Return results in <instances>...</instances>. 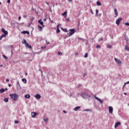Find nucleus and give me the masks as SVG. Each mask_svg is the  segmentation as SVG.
<instances>
[{"instance_id":"f03ea898","label":"nucleus","mask_w":129,"mask_h":129,"mask_svg":"<svg viewBox=\"0 0 129 129\" xmlns=\"http://www.w3.org/2000/svg\"><path fill=\"white\" fill-rule=\"evenodd\" d=\"M83 98H84V99L88 98V100H90L92 96L90 95L89 94L86 93L84 94V96H83Z\"/></svg>"},{"instance_id":"8fccbe9b","label":"nucleus","mask_w":129,"mask_h":129,"mask_svg":"<svg viewBox=\"0 0 129 129\" xmlns=\"http://www.w3.org/2000/svg\"><path fill=\"white\" fill-rule=\"evenodd\" d=\"M10 3H11V0H8V3L10 4Z\"/></svg>"},{"instance_id":"423d86ee","label":"nucleus","mask_w":129,"mask_h":129,"mask_svg":"<svg viewBox=\"0 0 129 129\" xmlns=\"http://www.w3.org/2000/svg\"><path fill=\"white\" fill-rule=\"evenodd\" d=\"M114 60L115 62L118 64V65H121V61L119 60V59H117L116 58H114Z\"/></svg>"},{"instance_id":"6ab92c4d","label":"nucleus","mask_w":129,"mask_h":129,"mask_svg":"<svg viewBox=\"0 0 129 129\" xmlns=\"http://www.w3.org/2000/svg\"><path fill=\"white\" fill-rule=\"evenodd\" d=\"M4 101L5 102H9V98H5Z\"/></svg>"},{"instance_id":"f8f14e48","label":"nucleus","mask_w":129,"mask_h":129,"mask_svg":"<svg viewBox=\"0 0 129 129\" xmlns=\"http://www.w3.org/2000/svg\"><path fill=\"white\" fill-rule=\"evenodd\" d=\"M34 97H35L36 99H40V98H41V96L40 95V94H37L34 96Z\"/></svg>"},{"instance_id":"6e6d98bb","label":"nucleus","mask_w":129,"mask_h":129,"mask_svg":"<svg viewBox=\"0 0 129 129\" xmlns=\"http://www.w3.org/2000/svg\"><path fill=\"white\" fill-rule=\"evenodd\" d=\"M24 83L26 84L27 83V81H23Z\"/></svg>"},{"instance_id":"4be33fe9","label":"nucleus","mask_w":129,"mask_h":129,"mask_svg":"<svg viewBox=\"0 0 129 129\" xmlns=\"http://www.w3.org/2000/svg\"><path fill=\"white\" fill-rule=\"evenodd\" d=\"M4 37H6V35L5 34H2L0 37V41L1 40H2V39H3Z\"/></svg>"},{"instance_id":"5fc2aeb1","label":"nucleus","mask_w":129,"mask_h":129,"mask_svg":"<svg viewBox=\"0 0 129 129\" xmlns=\"http://www.w3.org/2000/svg\"><path fill=\"white\" fill-rule=\"evenodd\" d=\"M9 87H11L12 86V85L11 84H9Z\"/></svg>"},{"instance_id":"aec40b11","label":"nucleus","mask_w":129,"mask_h":129,"mask_svg":"<svg viewBox=\"0 0 129 129\" xmlns=\"http://www.w3.org/2000/svg\"><path fill=\"white\" fill-rule=\"evenodd\" d=\"M38 28L39 29V31H42L43 30V28L42 26L38 25Z\"/></svg>"},{"instance_id":"e2e57ef3","label":"nucleus","mask_w":129,"mask_h":129,"mask_svg":"<svg viewBox=\"0 0 129 129\" xmlns=\"http://www.w3.org/2000/svg\"><path fill=\"white\" fill-rule=\"evenodd\" d=\"M11 48L13 49V46L11 45Z\"/></svg>"},{"instance_id":"4d7b16f0","label":"nucleus","mask_w":129,"mask_h":129,"mask_svg":"<svg viewBox=\"0 0 129 129\" xmlns=\"http://www.w3.org/2000/svg\"><path fill=\"white\" fill-rule=\"evenodd\" d=\"M6 81H10V80L9 79H6Z\"/></svg>"},{"instance_id":"69168bd1","label":"nucleus","mask_w":129,"mask_h":129,"mask_svg":"<svg viewBox=\"0 0 129 129\" xmlns=\"http://www.w3.org/2000/svg\"><path fill=\"white\" fill-rule=\"evenodd\" d=\"M2 5V3L0 2V5Z\"/></svg>"},{"instance_id":"a19ab883","label":"nucleus","mask_w":129,"mask_h":129,"mask_svg":"<svg viewBox=\"0 0 129 129\" xmlns=\"http://www.w3.org/2000/svg\"><path fill=\"white\" fill-rule=\"evenodd\" d=\"M41 49H46V46H44V47L42 46Z\"/></svg>"},{"instance_id":"49530a36","label":"nucleus","mask_w":129,"mask_h":129,"mask_svg":"<svg viewBox=\"0 0 129 129\" xmlns=\"http://www.w3.org/2000/svg\"><path fill=\"white\" fill-rule=\"evenodd\" d=\"M81 86H82V85L81 84L79 85V88H80V87H81Z\"/></svg>"},{"instance_id":"9b49d317","label":"nucleus","mask_w":129,"mask_h":129,"mask_svg":"<svg viewBox=\"0 0 129 129\" xmlns=\"http://www.w3.org/2000/svg\"><path fill=\"white\" fill-rule=\"evenodd\" d=\"M8 88H5V89H0V93H4L5 91H7Z\"/></svg>"},{"instance_id":"79ce46f5","label":"nucleus","mask_w":129,"mask_h":129,"mask_svg":"<svg viewBox=\"0 0 129 129\" xmlns=\"http://www.w3.org/2000/svg\"><path fill=\"white\" fill-rule=\"evenodd\" d=\"M59 26H61V25L58 24V25L57 26V29H59Z\"/></svg>"},{"instance_id":"7ed1b4c3","label":"nucleus","mask_w":129,"mask_h":129,"mask_svg":"<svg viewBox=\"0 0 129 129\" xmlns=\"http://www.w3.org/2000/svg\"><path fill=\"white\" fill-rule=\"evenodd\" d=\"M69 31L70 32L68 33L69 36H72V35H74V33H75V29H71L69 30Z\"/></svg>"},{"instance_id":"a211bd4d","label":"nucleus","mask_w":129,"mask_h":129,"mask_svg":"<svg viewBox=\"0 0 129 129\" xmlns=\"http://www.w3.org/2000/svg\"><path fill=\"white\" fill-rule=\"evenodd\" d=\"M25 97L26 98H30V97H31V95H30V94H26L25 95Z\"/></svg>"},{"instance_id":"72a5a7b5","label":"nucleus","mask_w":129,"mask_h":129,"mask_svg":"<svg viewBox=\"0 0 129 129\" xmlns=\"http://www.w3.org/2000/svg\"><path fill=\"white\" fill-rule=\"evenodd\" d=\"M3 57L6 59H8V57H7L5 55H3Z\"/></svg>"},{"instance_id":"473e14b6","label":"nucleus","mask_w":129,"mask_h":129,"mask_svg":"<svg viewBox=\"0 0 129 129\" xmlns=\"http://www.w3.org/2000/svg\"><path fill=\"white\" fill-rule=\"evenodd\" d=\"M84 111H91V110H90V109H87L84 110Z\"/></svg>"},{"instance_id":"ddd939ff","label":"nucleus","mask_w":129,"mask_h":129,"mask_svg":"<svg viewBox=\"0 0 129 129\" xmlns=\"http://www.w3.org/2000/svg\"><path fill=\"white\" fill-rule=\"evenodd\" d=\"M114 12L115 15V17L116 18V17H117V16L118 15V13L117 12V10H116V9H115L114 10Z\"/></svg>"},{"instance_id":"de8ad7c7","label":"nucleus","mask_w":129,"mask_h":129,"mask_svg":"<svg viewBox=\"0 0 129 129\" xmlns=\"http://www.w3.org/2000/svg\"><path fill=\"white\" fill-rule=\"evenodd\" d=\"M63 113H67V111H66L65 110H63Z\"/></svg>"},{"instance_id":"13d9d810","label":"nucleus","mask_w":129,"mask_h":129,"mask_svg":"<svg viewBox=\"0 0 129 129\" xmlns=\"http://www.w3.org/2000/svg\"><path fill=\"white\" fill-rule=\"evenodd\" d=\"M68 1L69 2H72V0H68Z\"/></svg>"},{"instance_id":"e433bc0d","label":"nucleus","mask_w":129,"mask_h":129,"mask_svg":"<svg viewBox=\"0 0 129 129\" xmlns=\"http://www.w3.org/2000/svg\"><path fill=\"white\" fill-rule=\"evenodd\" d=\"M46 43L47 45H49V44H50V42L49 41H46Z\"/></svg>"},{"instance_id":"2eb2a0df","label":"nucleus","mask_w":129,"mask_h":129,"mask_svg":"<svg viewBox=\"0 0 129 129\" xmlns=\"http://www.w3.org/2000/svg\"><path fill=\"white\" fill-rule=\"evenodd\" d=\"M25 46L27 48H29V49H31L32 48V46H31V45H29V43H28V42L26 43Z\"/></svg>"},{"instance_id":"052dcab7","label":"nucleus","mask_w":129,"mask_h":129,"mask_svg":"<svg viewBox=\"0 0 129 129\" xmlns=\"http://www.w3.org/2000/svg\"><path fill=\"white\" fill-rule=\"evenodd\" d=\"M102 40H103V38H101V39H100V41H101Z\"/></svg>"},{"instance_id":"393cba45","label":"nucleus","mask_w":129,"mask_h":129,"mask_svg":"<svg viewBox=\"0 0 129 129\" xmlns=\"http://www.w3.org/2000/svg\"><path fill=\"white\" fill-rule=\"evenodd\" d=\"M97 6H101V3L100 2H99V1H98V2H97Z\"/></svg>"},{"instance_id":"f257e3e1","label":"nucleus","mask_w":129,"mask_h":129,"mask_svg":"<svg viewBox=\"0 0 129 129\" xmlns=\"http://www.w3.org/2000/svg\"><path fill=\"white\" fill-rule=\"evenodd\" d=\"M10 96L11 97V98L13 99V100H14L15 101H18V99H19V97L20 96H19V95L14 93V94H10Z\"/></svg>"},{"instance_id":"680f3d73","label":"nucleus","mask_w":129,"mask_h":129,"mask_svg":"<svg viewBox=\"0 0 129 129\" xmlns=\"http://www.w3.org/2000/svg\"><path fill=\"white\" fill-rule=\"evenodd\" d=\"M0 67H3V65L0 66Z\"/></svg>"},{"instance_id":"7c9ffc66","label":"nucleus","mask_w":129,"mask_h":129,"mask_svg":"<svg viewBox=\"0 0 129 129\" xmlns=\"http://www.w3.org/2000/svg\"><path fill=\"white\" fill-rule=\"evenodd\" d=\"M62 16H67V12H64L62 14Z\"/></svg>"},{"instance_id":"3c124183","label":"nucleus","mask_w":129,"mask_h":129,"mask_svg":"<svg viewBox=\"0 0 129 129\" xmlns=\"http://www.w3.org/2000/svg\"><path fill=\"white\" fill-rule=\"evenodd\" d=\"M91 12L92 15H93L94 13H93V11H92V9H91Z\"/></svg>"},{"instance_id":"20e7f679","label":"nucleus","mask_w":129,"mask_h":129,"mask_svg":"<svg viewBox=\"0 0 129 129\" xmlns=\"http://www.w3.org/2000/svg\"><path fill=\"white\" fill-rule=\"evenodd\" d=\"M94 98H95V99H96L97 100L99 101L100 103H101V104L103 103V100H101L99 98L96 97V95H94Z\"/></svg>"},{"instance_id":"603ef678","label":"nucleus","mask_w":129,"mask_h":129,"mask_svg":"<svg viewBox=\"0 0 129 129\" xmlns=\"http://www.w3.org/2000/svg\"><path fill=\"white\" fill-rule=\"evenodd\" d=\"M46 21H47V18H45V19H44V22Z\"/></svg>"},{"instance_id":"09e8293b","label":"nucleus","mask_w":129,"mask_h":129,"mask_svg":"<svg viewBox=\"0 0 129 129\" xmlns=\"http://www.w3.org/2000/svg\"><path fill=\"white\" fill-rule=\"evenodd\" d=\"M28 17V16L27 15H24L23 16V18H27Z\"/></svg>"},{"instance_id":"58836bf2","label":"nucleus","mask_w":129,"mask_h":129,"mask_svg":"<svg viewBox=\"0 0 129 129\" xmlns=\"http://www.w3.org/2000/svg\"><path fill=\"white\" fill-rule=\"evenodd\" d=\"M125 26H129V23H125Z\"/></svg>"},{"instance_id":"a878e982","label":"nucleus","mask_w":129,"mask_h":129,"mask_svg":"<svg viewBox=\"0 0 129 129\" xmlns=\"http://www.w3.org/2000/svg\"><path fill=\"white\" fill-rule=\"evenodd\" d=\"M22 44H26L27 43V41H26V40L23 39V40L22 42Z\"/></svg>"},{"instance_id":"2f4dec72","label":"nucleus","mask_w":129,"mask_h":129,"mask_svg":"<svg viewBox=\"0 0 129 129\" xmlns=\"http://www.w3.org/2000/svg\"><path fill=\"white\" fill-rule=\"evenodd\" d=\"M17 86H19V87H21V85H20V82H17Z\"/></svg>"},{"instance_id":"dca6fc26","label":"nucleus","mask_w":129,"mask_h":129,"mask_svg":"<svg viewBox=\"0 0 129 129\" xmlns=\"http://www.w3.org/2000/svg\"><path fill=\"white\" fill-rule=\"evenodd\" d=\"M80 108H81V107L80 106H77V107H76L74 110H75V111H77L78 110V109H80Z\"/></svg>"},{"instance_id":"4468645a","label":"nucleus","mask_w":129,"mask_h":129,"mask_svg":"<svg viewBox=\"0 0 129 129\" xmlns=\"http://www.w3.org/2000/svg\"><path fill=\"white\" fill-rule=\"evenodd\" d=\"M38 23H39V24H40V25H41V26H42L43 27L44 26V23L43 22L42 20L40 19L39 20H38Z\"/></svg>"},{"instance_id":"cd10ccee","label":"nucleus","mask_w":129,"mask_h":129,"mask_svg":"<svg viewBox=\"0 0 129 129\" xmlns=\"http://www.w3.org/2000/svg\"><path fill=\"white\" fill-rule=\"evenodd\" d=\"M87 57H88V53H86L85 55H84V57L85 58H87Z\"/></svg>"},{"instance_id":"ea45409f","label":"nucleus","mask_w":129,"mask_h":129,"mask_svg":"<svg viewBox=\"0 0 129 129\" xmlns=\"http://www.w3.org/2000/svg\"><path fill=\"white\" fill-rule=\"evenodd\" d=\"M15 123H19V121L18 120H15Z\"/></svg>"},{"instance_id":"412c9836","label":"nucleus","mask_w":129,"mask_h":129,"mask_svg":"<svg viewBox=\"0 0 129 129\" xmlns=\"http://www.w3.org/2000/svg\"><path fill=\"white\" fill-rule=\"evenodd\" d=\"M125 49L126 51H129V47H128V46L125 45Z\"/></svg>"},{"instance_id":"c9c22d12","label":"nucleus","mask_w":129,"mask_h":129,"mask_svg":"<svg viewBox=\"0 0 129 129\" xmlns=\"http://www.w3.org/2000/svg\"><path fill=\"white\" fill-rule=\"evenodd\" d=\"M87 76V74L84 73L83 75V77H85V76Z\"/></svg>"},{"instance_id":"f3484780","label":"nucleus","mask_w":129,"mask_h":129,"mask_svg":"<svg viewBox=\"0 0 129 129\" xmlns=\"http://www.w3.org/2000/svg\"><path fill=\"white\" fill-rule=\"evenodd\" d=\"M22 34H27V35L30 34V32L28 31H24L22 32Z\"/></svg>"},{"instance_id":"5701e85b","label":"nucleus","mask_w":129,"mask_h":129,"mask_svg":"<svg viewBox=\"0 0 129 129\" xmlns=\"http://www.w3.org/2000/svg\"><path fill=\"white\" fill-rule=\"evenodd\" d=\"M57 54L59 56H62V55L63 54V53H62L61 51H58Z\"/></svg>"},{"instance_id":"37998d69","label":"nucleus","mask_w":129,"mask_h":129,"mask_svg":"<svg viewBox=\"0 0 129 129\" xmlns=\"http://www.w3.org/2000/svg\"><path fill=\"white\" fill-rule=\"evenodd\" d=\"M21 16H20V17H19V18H18V20H19V21H21Z\"/></svg>"},{"instance_id":"338daca9","label":"nucleus","mask_w":129,"mask_h":129,"mask_svg":"<svg viewBox=\"0 0 129 129\" xmlns=\"http://www.w3.org/2000/svg\"><path fill=\"white\" fill-rule=\"evenodd\" d=\"M51 23H53V21H51Z\"/></svg>"},{"instance_id":"bb28decb","label":"nucleus","mask_w":129,"mask_h":129,"mask_svg":"<svg viewBox=\"0 0 129 129\" xmlns=\"http://www.w3.org/2000/svg\"><path fill=\"white\" fill-rule=\"evenodd\" d=\"M62 31H63V32H65L66 33H68V30H67V29H63Z\"/></svg>"},{"instance_id":"a18cd8bd","label":"nucleus","mask_w":129,"mask_h":129,"mask_svg":"<svg viewBox=\"0 0 129 129\" xmlns=\"http://www.w3.org/2000/svg\"><path fill=\"white\" fill-rule=\"evenodd\" d=\"M22 81H27V80L26 79H23Z\"/></svg>"},{"instance_id":"c03bdc74","label":"nucleus","mask_w":129,"mask_h":129,"mask_svg":"<svg viewBox=\"0 0 129 129\" xmlns=\"http://www.w3.org/2000/svg\"><path fill=\"white\" fill-rule=\"evenodd\" d=\"M79 54L78 52H76L75 53V55H76V56H77Z\"/></svg>"},{"instance_id":"c85d7f7f","label":"nucleus","mask_w":129,"mask_h":129,"mask_svg":"<svg viewBox=\"0 0 129 129\" xmlns=\"http://www.w3.org/2000/svg\"><path fill=\"white\" fill-rule=\"evenodd\" d=\"M98 12H99L98 10L96 9V16H98Z\"/></svg>"},{"instance_id":"864d4df0","label":"nucleus","mask_w":129,"mask_h":129,"mask_svg":"<svg viewBox=\"0 0 129 129\" xmlns=\"http://www.w3.org/2000/svg\"><path fill=\"white\" fill-rule=\"evenodd\" d=\"M108 48H111V45H108Z\"/></svg>"},{"instance_id":"1a4fd4ad","label":"nucleus","mask_w":129,"mask_h":129,"mask_svg":"<svg viewBox=\"0 0 129 129\" xmlns=\"http://www.w3.org/2000/svg\"><path fill=\"white\" fill-rule=\"evenodd\" d=\"M108 109H109V112L110 113H112V112L113 111V108H112V107H111V106H109Z\"/></svg>"},{"instance_id":"0eeeda50","label":"nucleus","mask_w":129,"mask_h":129,"mask_svg":"<svg viewBox=\"0 0 129 129\" xmlns=\"http://www.w3.org/2000/svg\"><path fill=\"white\" fill-rule=\"evenodd\" d=\"M38 113L36 112H32L31 113L32 117L34 118L36 117V115H37Z\"/></svg>"},{"instance_id":"9d476101","label":"nucleus","mask_w":129,"mask_h":129,"mask_svg":"<svg viewBox=\"0 0 129 129\" xmlns=\"http://www.w3.org/2000/svg\"><path fill=\"white\" fill-rule=\"evenodd\" d=\"M120 124H121L120 122H119V121L116 122L114 125L115 128H116V127H117V126H118V125H120Z\"/></svg>"},{"instance_id":"4c0bfd02","label":"nucleus","mask_w":129,"mask_h":129,"mask_svg":"<svg viewBox=\"0 0 129 129\" xmlns=\"http://www.w3.org/2000/svg\"><path fill=\"white\" fill-rule=\"evenodd\" d=\"M96 47V48H100V45H97Z\"/></svg>"},{"instance_id":"6e6552de","label":"nucleus","mask_w":129,"mask_h":129,"mask_svg":"<svg viewBox=\"0 0 129 129\" xmlns=\"http://www.w3.org/2000/svg\"><path fill=\"white\" fill-rule=\"evenodd\" d=\"M2 32L4 33V35H6V36H7V35L9 34V33H8V31H6L4 28H2Z\"/></svg>"},{"instance_id":"0e129e2a","label":"nucleus","mask_w":129,"mask_h":129,"mask_svg":"<svg viewBox=\"0 0 129 129\" xmlns=\"http://www.w3.org/2000/svg\"><path fill=\"white\" fill-rule=\"evenodd\" d=\"M26 75H28V74H27V73H26Z\"/></svg>"},{"instance_id":"39448f33","label":"nucleus","mask_w":129,"mask_h":129,"mask_svg":"<svg viewBox=\"0 0 129 129\" xmlns=\"http://www.w3.org/2000/svg\"><path fill=\"white\" fill-rule=\"evenodd\" d=\"M122 21V18L121 17L119 18L116 21V24L117 25V26H119V24L120 23V21Z\"/></svg>"},{"instance_id":"c756f323","label":"nucleus","mask_w":129,"mask_h":129,"mask_svg":"<svg viewBox=\"0 0 129 129\" xmlns=\"http://www.w3.org/2000/svg\"><path fill=\"white\" fill-rule=\"evenodd\" d=\"M56 33H57V34H58V33H60V29H59V28L57 29Z\"/></svg>"},{"instance_id":"b1692460","label":"nucleus","mask_w":129,"mask_h":129,"mask_svg":"<svg viewBox=\"0 0 129 129\" xmlns=\"http://www.w3.org/2000/svg\"><path fill=\"white\" fill-rule=\"evenodd\" d=\"M126 84H129V81H127V82L124 83V84L122 87V89H123V88L125 86V85H126Z\"/></svg>"},{"instance_id":"f704fd0d","label":"nucleus","mask_w":129,"mask_h":129,"mask_svg":"<svg viewBox=\"0 0 129 129\" xmlns=\"http://www.w3.org/2000/svg\"><path fill=\"white\" fill-rule=\"evenodd\" d=\"M43 120L44 121H45L47 122V121H48V118L44 119Z\"/></svg>"},{"instance_id":"bf43d9fd","label":"nucleus","mask_w":129,"mask_h":129,"mask_svg":"<svg viewBox=\"0 0 129 129\" xmlns=\"http://www.w3.org/2000/svg\"><path fill=\"white\" fill-rule=\"evenodd\" d=\"M124 95H126V93H124Z\"/></svg>"}]
</instances>
